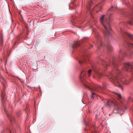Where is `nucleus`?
I'll use <instances>...</instances> for the list:
<instances>
[{"label":"nucleus","instance_id":"f257e3e1","mask_svg":"<svg viewBox=\"0 0 133 133\" xmlns=\"http://www.w3.org/2000/svg\"><path fill=\"white\" fill-rule=\"evenodd\" d=\"M120 32L123 37L125 39V46L127 51L125 52L122 49H121L119 52V54L117 57H116L114 56H112L111 59L109 60L108 63H107L106 61L99 58L98 63H94L91 66H97V64H101L102 66L105 65L106 66L112 65L118 66L120 65V63L118 62L122 60L123 57L127 56L130 58L132 57L133 55L132 50L133 49V36L129 33L123 31L121 28H120ZM123 65L124 66H133V62L132 63L125 62L124 63Z\"/></svg>","mask_w":133,"mask_h":133},{"label":"nucleus","instance_id":"f03ea898","mask_svg":"<svg viewBox=\"0 0 133 133\" xmlns=\"http://www.w3.org/2000/svg\"><path fill=\"white\" fill-rule=\"evenodd\" d=\"M116 8V6L112 5L108 9L107 14L102 16L100 19V22L104 28L103 31L104 35L105 40L106 41V47L108 51L111 52L113 50L112 46L109 41V40L111 37V35L110 31L111 30V22L112 20V14L110 11H114Z\"/></svg>","mask_w":133,"mask_h":133},{"label":"nucleus","instance_id":"7ed1b4c3","mask_svg":"<svg viewBox=\"0 0 133 133\" xmlns=\"http://www.w3.org/2000/svg\"><path fill=\"white\" fill-rule=\"evenodd\" d=\"M131 70V79L128 76L122 77L121 71L117 68L115 69V70L110 72L108 75L105 76L110 79L111 81L123 90V88L121 84L128 85L130 83L131 81L133 80V67H130Z\"/></svg>","mask_w":133,"mask_h":133},{"label":"nucleus","instance_id":"20e7f679","mask_svg":"<svg viewBox=\"0 0 133 133\" xmlns=\"http://www.w3.org/2000/svg\"><path fill=\"white\" fill-rule=\"evenodd\" d=\"M85 72L84 71H82L81 72L80 76V79L81 81L83 83L84 85L86 88H88L91 92V95L90 97L91 98H93L95 96H97V94L95 92H93L95 91L96 92H102L103 91V90L105 89L106 88V85L105 84H103L102 87L99 85H89V84H86L85 83V80L84 78L85 76Z\"/></svg>","mask_w":133,"mask_h":133},{"label":"nucleus","instance_id":"39448f33","mask_svg":"<svg viewBox=\"0 0 133 133\" xmlns=\"http://www.w3.org/2000/svg\"><path fill=\"white\" fill-rule=\"evenodd\" d=\"M92 47V45L90 44H89V46H85L81 48V51L80 52L82 54V57L78 59V62L81 65L83 66L85 64L87 63L89 60V56L88 54L86 52L87 48H90Z\"/></svg>","mask_w":133,"mask_h":133},{"label":"nucleus","instance_id":"423d86ee","mask_svg":"<svg viewBox=\"0 0 133 133\" xmlns=\"http://www.w3.org/2000/svg\"><path fill=\"white\" fill-rule=\"evenodd\" d=\"M100 97L102 99V101L103 102L105 106L110 107L111 105L113 104L114 105V109L113 111V112L114 113H118L122 110V109H121L119 106L118 105V103L115 101H109L107 99H104L101 97Z\"/></svg>","mask_w":133,"mask_h":133},{"label":"nucleus","instance_id":"0eeeda50","mask_svg":"<svg viewBox=\"0 0 133 133\" xmlns=\"http://www.w3.org/2000/svg\"><path fill=\"white\" fill-rule=\"evenodd\" d=\"M124 16L128 17V20L127 22L121 23L119 25H124L125 26H127L128 25H132L133 24V15L132 14H129L127 13L124 14Z\"/></svg>","mask_w":133,"mask_h":133},{"label":"nucleus","instance_id":"6e6552de","mask_svg":"<svg viewBox=\"0 0 133 133\" xmlns=\"http://www.w3.org/2000/svg\"><path fill=\"white\" fill-rule=\"evenodd\" d=\"M93 34H94L97 39V44L98 49H99L100 47L102 45V43L101 41V39L100 36L98 32L96 30L93 31Z\"/></svg>","mask_w":133,"mask_h":133},{"label":"nucleus","instance_id":"1a4fd4ad","mask_svg":"<svg viewBox=\"0 0 133 133\" xmlns=\"http://www.w3.org/2000/svg\"><path fill=\"white\" fill-rule=\"evenodd\" d=\"M4 112L7 118L9 119L11 125L15 121V118L12 115H9L7 111L4 109Z\"/></svg>","mask_w":133,"mask_h":133},{"label":"nucleus","instance_id":"9d476101","mask_svg":"<svg viewBox=\"0 0 133 133\" xmlns=\"http://www.w3.org/2000/svg\"><path fill=\"white\" fill-rule=\"evenodd\" d=\"M6 99V94L4 91H2L1 93V100L2 102L5 101Z\"/></svg>","mask_w":133,"mask_h":133},{"label":"nucleus","instance_id":"9b49d317","mask_svg":"<svg viewBox=\"0 0 133 133\" xmlns=\"http://www.w3.org/2000/svg\"><path fill=\"white\" fill-rule=\"evenodd\" d=\"M81 42L82 41H75L72 46L73 49H76V48L79 46Z\"/></svg>","mask_w":133,"mask_h":133},{"label":"nucleus","instance_id":"f8f14e48","mask_svg":"<svg viewBox=\"0 0 133 133\" xmlns=\"http://www.w3.org/2000/svg\"><path fill=\"white\" fill-rule=\"evenodd\" d=\"M102 9V7L101 5H97L94 8L93 10L94 11H95L96 12H98V10H100Z\"/></svg>","mask_w":133,"mask_h":133},{"label":"nucleus","instance_id":"ddd939ff","mask_svg":"<svg viewBox=\"0 0 133 133\" xmlns=\"http://www.w3.org/2000/svg\"><path fill=\"white\" fill-rule=\"evenodd\" d=\"M77 19V18L75 17V16H73L72 17L71 19V23L74 26L76 25V22L75 21V20Z\"/></svg>","mask_w":133,"mask_h":133},{"label":"nucleus","instance_id":"4468645a","mask_svg":"<svg viewBox=\"0 0 133 133\" xmlns=\"http://www.w3.org/2000/svg\"><path fill=\"white\" fill-rule=\"evenodd\" d=\"M113 92L116 95V96L118 97V99H120L122 97L120 94L118 92Z\"/></svg>","mask_w":133,"mask_h":133},{"label":"nucleus","instance_id":"2eb2a0df","mask_svg":"<svg viewBox=\"0 0 133 133\" xmlns=\"http://www.w3.org/2000/svg\"><path fill=\"white\" fill-rule=\"evenodd\" d=\"M91 4L89 3L87 5V9L88 10H90V7L91 6Z\"/></svg>","mask_w":133,"mask_h":133},{"label":"nucleus","instance_id":"dca6fc26","mask_svg":"<svg viewBox=\"0 0 133 133\" xmlns=\"http://www.w3.org/2000/svg\"><path fill=\"white\" fill-rule=\"evenodd\" d=\"M91 71V69L89 70L88 71V72L87 73L88 76L90 77V76Z\"/></svg>","mask_w":133,"mask_h":133},{"label":"nucleus","instance_id":"f3484780","mask_svg":"<svg viewBox=\"0 0 133 133\" xmlns=\"http://www.w3.org/2000/svg\"><path fill=\"white\" fill-rule=\"evenodd\" d=\"M128 67H124V69L125 70L127 71H128V68H127Z\"/></svg>","mask_w":133,"mask_h":133},{"label":"nucleus","instance_id":"a211bd4d","mask_svg":"<svg viewBox=\"0 0 133 133\" xmlns=\"http://www.w3.org/2000/svg\"><path fill=\"white\" fill-rule=\"evenodd\" d=\"M90 14H91V16H92V15L93 14V10H92L90 12Z\"/></svg>","mask_w":133,"mask_h":133},{"label":"nucleus","instance_id":"6ab92c4d","mask_svg":"<svg viewBox=\"0 0 133 133\" xmlns=\"http://www.w3.org/2000/svg\"><path fill=\"white\" fill-rule=\"evenodd\" d=\"M1 45H3V39H2L1 40Z\"/></svg>","mask_w":133,"mask_h":133},{"label":"nucleus","instance_id":"aec40b11","mask_svg":"<svg viewBox=\"0 0 133 133\" xmlns=\"http://www.w3.org/2000/svg\"><path fill=\"white\" fill-rule=\"evenodd\" d=\"M3 122L2 120H1L0 121V124H1Z\"/></svg>","mask_w":133,"mask_h":133},{"label":"nucleus","instance_id":"412c9836","mask_svg":"<svg viewBox=\"0 0 133 133\" xmlns=\"http://www.w3.org/2000/svg\"><path fill=\"white\" fill-rule=\"evenodd\" d=\"M34 68H33V69L36 70L37 69V67H34Z\"/></svg>","mask_w":133,"mask_h":133},{"label":"nucleus","instance_id":"4be33fe9","mask_svg":"<svg viewBox=\"0 0 133 133\" xmlns=\"http://www.w3.org/2000/svg\"><path fill=\"white\" fill-rule=\"evenodd\" d=\"M16 129H15V131H14V133H15H15H16Z\"/></svg>","mask_w":133,"mask_h":133},{"label":"nucleus","instance_id":"5701e85b","mask_svg":"<svg viewBox=\"0 0 133 133\" xmlns=\"http://www.w3.org/2000/svg\"><path fill=\"white\" fill-rule=\"evenodd\" d=\"M9 133H11V131L10 130H9Z\"/></svg>","mask_w":133,"mask_h":133},{"label":"nucleus","instance_id":"b1692460","mask_svg":"<svg viewBox=\"0 0 133 133\" xmlns=\"http://www.w3.org/2000/svg\"><path fill=\"white\" fill-rule=\"evenodd\" d=\"M0 61L1 62H2V60L1 59H0Z\"/></svg>","mask_w":133,"mask_h":133},{"label":"nucleus","instance_id":"393cba45","mask_svg":"<svg viewBox=\"0 0 133 133\" xmlns=\"http://www.w3.org/2000/svg\"><path fill=\"white\" fill-rule=\"evenodd\" d=\"M2 78L3 79V80H4V81H5V80L3 77H2Z\"/></svg>","mask_w":133,"mask_h":133},{"label":"nucleus","instance_id":"a878e982","mask_svg":"<svg viewBox=\"0 0 133 133\" xmlns=\"http://www.w3.org/2000/svg\"><path fill=\"white\" fill-rule=\"evenodd\" d=\"M17 43V42H16L15 43V45H14V46H15V45H16V44Z\"/></svg>","mask_w":133,"mask_h":133},{"label":"nucleus","instance_id":"bb28decb","mask_svg":"<svg viewBox=\"0 0 133 133\" xmlns=\"http://www.w3.org/2000/svg\"><path fill=\"white\" fill-rule=\"evenodd\" d=\"M104 76V75H103L102 74H101V76Z\"/></svg>","mask_w":133,"mask_h":133},{"label":"nucleus","instance_id":"cd10ccee","mask_svg":"<svg viewBox=\"0 0 133 133\" xmlns=\"http://www.w3.org/2000/svg\"><path fill=\"white\" fill-rule=\"evenodd\" d=\"M0 133H3V132H0Z\"/></svg>","mask_w":133,"mask_h":133},{"label":"nucleus","instance_id":"c85d7f7f","mask_svg":"<svg viewBox=\"0 0 133 133\" xmlns=\"http://www.w3.org/2000/svg\"><path fill=\"white\" fill-rule=\"evenodd\" d=\"M41 94H42V92H41Z\"/></svg>","mask_w":133,"mask_h":133},{"label":"nucleus","instance_id":"c756f323","mask_svg":"<svg viewBox=\"0 0 133 133\" xmlns=\"http://www.w3.org/2000/svg\"><path fill=\"white\" fill-rule=\"evenodd\" d=\"M76 25H77V23L76 24V27H77V26H76Z\"/></svg>","mask_w":133,"mask_h":133},{"label":"nucleus","instance_id":"7c9ffc66","mask_svg":"<svg viewBox=\"0 0 133 133\" xmlns=\"http://www.w3.org/2000/svg\"><path fill=\"white\" fill-rule=\"evenodd\" d=\"M5 53H4V55H5Z\"/></svg>","mask_w":133,"mask_h":133},{"label":"nucleus","instance_id":"2f4dec72","mask_svg":"<svg viewBox=\"0 0 133 133\" xmlns=\"http://www.w3.org/2000/svg\"><path fill=\"white\" fill-rule=\"evenodd\" d=\"M132 100H133V99H132Z\"/></svg>","mask_w":133,"mask_h":133}]
</instances>
